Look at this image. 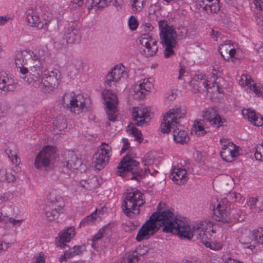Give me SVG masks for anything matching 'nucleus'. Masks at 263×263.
Instances as JSON below:
<instances>
[{
  "label": "nucleus",
  "mask_w": 263,
  "mask_h": 263,
  "mask_svg": "<svg viewBox=\"0 0 263 263\" xmlns=\"http://www.w3.org/2000/svg\"><path fill=\"white\" fill-rule=\"evenodd\" d=\"M140 42V48L142 54L146 57L155 55L158 49L157 41L148 33L141 34Z\"/></svg>",
  "instance_id": "ddd939ff"
},
{
  "label": "nucleus",
  "mask_w": 263,
  "mask_h": 263,
  "mask_svg": "<svg viewBox=\"0 0 263 263\" xmlns=\"http://www.w3.org/2000/svg\"><path fill=\"white\" fill-rule=\"evenodd\" d=\"M252 84L250 85L248 91H253L258 97L262 96L263 95V88L257 85L254 82Z\"/></svg>",
  "instance_id": "c03bdc74"
},
{
  "label": "nucleus",
  "mask_w": 263,
  "mask_h": 263,
  "mask_svg": "<svg viewBox=\"0 0 263 263\" xmlns=\"http://www.w3.org/2000/svg\"><path fill=\"white\" fill-rule=\"evenodd\" d=\"M22 220H16L9 217L6 213H4L2 210H0V222L3 223H11L13 226L20 225Z\"/></svg>",
  "instance_id": "72a5a7b5"
},
{
  "label": "nucleus",
  "mask_w": 263,
  "mask_h": 263,
  "mask_svg": "<svg viewBox=\"0 0 263 263\" xmlns=\"http://www.w3.org/2000/svg\"><path fill=\"white\" fill-rule=\"evenodd\" d=\"M225 263H243L238 260L234 259L231 258H228Z\"/></svg>",
  "instance_id": "338daca9"
},
{
  "label": "nucleus",
  "mask_w": 263,
  "mask_h": 263,
  "mask_svg": "<svg viewBox=\"0 0 263 263\" xmlns=\"http://www.w3.org/2000/svg\"><path fill=\"white\" fill-rule=\"evenodd\" d=\"M181 32L182 33L181 36L182 37H185L187 36L188 31L185 27H182L181 28Z\"/></svg>",
  "instance_id": "69168bd1"
},
{
  "label": "nucleus",
  "mask_w": 263,
  "mask_h": 263,
  "mask_svg": "<svg viewBox=\"0 0 263 263\" xmlns=\"http://www.w3.org/2000/svg\"><path fill=\"white\" fill-rule=\"evenodd\" d=\"M111 153V147L108 144L102 143L93 155L95 168L100 171L108 163Z\"/></svg>",
  "instance_id": "f8f14e48"
},
{
  "label": "nucleus",
  "mask_w": 263,
  "mask_h": 263,
  "mask_svg": "<svg viewBox=\"0 0 263 263\" xmlns=\"http://www.w3.org/2000/svg\"><path fill=\"white\" fill-rule=\"evenodd\" d=\"M151 114L150 108L144 105H139L133 108L132 115L138 126L146 123V119L150 118Z\"/></svg>",
  "instance_id": "a211bd4d"
},
{
  "label": "nucleus",
  "mask_w": 263,
  "mask_h": 263,
  "mask_svg": "<svg viewBox=\"0 0 263 263\" xmlns=\"http://www.w3.org/2000/svg\"><path fill=\"white\" fill-rule=\"evenodd\" d=\"M53 126L60 131H62L67 127L66 120L63 116L57 117L53 122Z\"/></svg>",
  "instance_id": "c9c22d12"
},
{
  "label": "nucleus",
  "mask_w": 263,
  "mask_h": 263,
  "mask_svg": "<svg viewBox=\"0 0 263 263\" xmlns=\"http://www.w3.org/2000/svg\"><path fill=\"white\" fill-rule=\"evenodd\" d=\"M239 155V147L233 143L223 145L220 152L221 158L226 162L233 161Z\"/></svg>",
  "instance_id": "6ab92c4d"
},
{
  "label": "nucleus",
  "mask_w": 263,
  "mask_h": 263,
  "mask_svg": "<svg viewBox=\"0 0 263 263\" xmlns=\"http://www.w3.org/2000/svg\"><path fill=\"white\" fill-rule=\"evenodd\" d=\"M203 118L217 127L221 126L225 121L214 108H208L202 112Z\"/></svg>",
  "instance_id": "aec40b11"
},
{
  "label": "nucleus",
  "mask_w": 263,
  "mask_h": 263,
  "mask_svg": "<svg viewBox=\"0 0 263 263\" xmlns=\"http://www.w3.org/2000/svg\"><path fill=\"white\" fill-rule=\"evenodd\" d=\"M130 132V134L133 135L136 140L140 141L141 139H142V134L141 131H140L136 127L131 128Z\"/></svg>",
  "instance_id": "3c124183"
},
{
  "label": "nucleus",
  "mask_w": 263,
  "mask_h": 263,
  "mask_svg": "<svg viewBox=\"0 0 263 263\" xmlns=\"http://www.w3.org/2000/svg\"><path fill=\"white\" fill-rule=\"evenodd\" d=\"M142 163L144 165H150L153 163V160L149 156H146L144 157V160L142 161Z\"/></svg>",
  "instance_id": "13d9d810"
},
{
  "label": "nucleus",
  "mask_w": 263,
  "mask_h": 263,
  "mask_svg": "<svg viewBox=\"0 0 263 263\" xmlns=\"http://www.w3.org/2000/svg\"><path fill=\"white\" fill-rule=\"evenodd\" d=\"M176 97V90H170L164 95V101L169 103L175 100Z\"/></svg>",
  "instance_id": "a18cd8bd"
},
{
  "label": "nucleus",
  "mask_w": 263,
  "mask_h": 263,
  "mask_svg": "<svg viewBox=\"0 0 263 263\" xmlns=\"http://www.w3.org/2000/svg\"><path fill=\"white\" fill-rule=\"evenodd\" d=\"M109 4H111L118 11H120L124 5V0H87L85 4V7L87 10V13H89L93 7L103 8L107 7Z\"/></svg>",
  "instance_id": "f3484780"
},
{
  "label": "nucleus",
  "mask_w": 263,
  "mask_h": 263,
  "mask_svg": "<svg viewBox=\"0 0 263 263\" xmlns=\"http://www.w3.org/2000/svg\"><path fill=\"white\" fill-rule=\"evenodd\" d=\"M139 162L134 160L129 152L123 158L117 167V174L128 179L139 180L143 175V171L138 168Z\"/></svg>",
  "instance_id": "39448f33"
},
{
  "label": "nucleus",
  "mask_w": 263,
  "mask_h": 263,
  "mask_svg": "<svg viewBox=\"0 0 263 263\" xmlns=\"http://www.w3.org/2000/svg\"><path fill=\"white\" fill-rule=\"evenodd\" d=\"M122 141L123 143V146L121 149V153H123L130 148V145L127 139L122 138Z\"/></svg>",
  "instance_id": "5fc2aeb1"
},
{
  "label": "nucleus",
  "mask_w": 263,
  "mask_h": 263,
  "mask_svg": "<svg viewBox=\"0 0 263 263\" xmlns=\"http://www.w3.org/2000/svg\"><path fill=\"white\" fill-rule=\"evenodd\" d=\"M256 20L259 30L263 31V16L261 15L257 16Z\"/></svg>",
  "instance_id": "6e6d98bb"
},
{
  "label": "nucleus",
  "mask_w": 263,
  "mask_h": 263,
  "mask_svg": "<svg viewBox=\"0 0 263 263\" xmlns=\"http://www.w3.org/2000/svg\"><path fill=\"white\" fill-rule=\"evenodd\" d=\"M15 180V177L13 175L8 173L5 168H2L0 170V181L8 182H12Z\"/></svg>",
  "instance_id": "58836bf2"
},
{
  "label": "nucleus",
  "mask_w": 263,
  "mask_h": 263,
  "mask_svg": "<svg viewBox=\"0 0 263 263\" xmlns=\"http://www.w3.org/2000/svg\"><path fill=\"white\" fill-rule=\"evenodd\" d=\"M9 200V197L5 194L0 195V203L5 202Z\"/></svg>",
  "instance_id": "0e129e2a"
},
{
  "label": "nucleus",
  "mask_w": 263,
  "mask_h": 263,
  "mask_svg": "<svg viewBox=\"0 0 263 263\" xmlns=\"http://www.w3.org/2000/svg\"><path fill=\"white\" fill-rule=\"evenodd\" d=\"M61 76V72L58 69L50 71L43 69L41 78L38 80V81L41 80L39 88L44 92L52 91L58 86Z\"/></svg>",
  "instance_id": "6e6552de"
},
{
  "label": "nucleus",
  "mask_w": 263,
  "mask_h": 263,
  "mask_svg": "<svg viewBox=\"0 0 263 263\" xmlns=\"http://www.w3.org/2000/svg\"><path fill=\"white\" fill-rule=\"evenodd\" d=\"M97 211L96 210L95 212L92 213L90 215L87 216L83 219L81 222L80 225L85 226L89 224L90 222L93 221L97 217Z\"/></svg>",
  "instance_id": "37998d69"
},
{
  "label": "nucleus",
  "mask_w": 263,
  "mask_h": 263,
  "mask_svg": "<svg viewBox=\"0 0 263 263\" xmlns=\"http://www.w3.org/2000/svg\"><path fill=\"white\" fill-rule=\"evenodd\" d=\"M63 105L71 112L80 114L87 110L85 99L81 96L65 94L63 98Z\"/></svg>",
  "instance_id": "1a4fd4ad"
},
{
  "label": "nucleus",
  "mask_w": 263,
  "mask_h": 263,
  "mask_svg": "<svg viewBox=\"0 0 263 263\" xmlns=\"http://www.w3.org/2000/svg\"><path fill=\"white\" fill-rule=\"evenodd\" d=\"M96 181L97 178L96 177H93L89 180V181L86 180H82L79 182V183L83 187L87 190H91L95 187V186L91 184L92 182Z\"/></svg>",
  "instance_id": "de8ad7c7"
},
{
  "label": "nucleus",
  "mask_w": 263,
  "mask_h": 263,
  "mask_svg": "<svg viewBox=\"0 0 263 263\" xmlns=\"http://www.w3.org/2000/svg\"><path fill=\"white\" fill-rule=\"evenodd\" d=\"M199 5L208 13H216L220 8L219 0H205L204 3Z\"/></svg>",
  "instance_id": "c756f323"
},
{
  "label": "nucleus",
  "mask_w": 263,
  "mask_h": 263,
  "mask_svg": "<svg viewBox=\"0 0 263 263\" xmlns=\"http://www.w3.org/2000/svg\"><path fill=\"white\" fill-rule=\"evenodd\" d=\"M80 34L76 24H68L65 28L64 39L67 44H74L79 42Z\"/></svg>",
  "instance_id": "412c9836"
},
{
  "label": "nucleus",
  "mask_w": 263,
  "mask_h": 263,
  "mask_svg": "<svg viewBox=\"0 0 263 263\" xmlns=\"http://www.w3.org/2000/svg\"><path fill=\"white\" fill-rule=\"evenodd\" d=\"M67 258H70V257L69 256L67 251H66L63 255L59 257V260L61 263H63V261H66Z\"/></svg>",
  "instance_id": "bf43d9fd"
},
{
  "label": "nucleus",
  "mask_w": 263,
  "mask_h": 263,
  "mask_svg": "<svg viewBox=\"0 0 263 263\" xmlns=\"http://www.w3.org/2000/svg\"><path fill=\"white\" fill-rule=\"evenodd\" d=\"M75 234L74 227H71L64 229L59 233V238H57L55 239L57 246L61 249L64 248L66 246L65 243L69 242Z\"/></svg>",
  "instance_id": "4be33fe9"
},
{
  "label": "nucleus",
  "mask_w": 263,
  "mask_h": 263,
  "mask_svg": "<svg viewBox=\"0 0 263 263\" xmlns=\"http://www.w3.org/2000/svg\"><path fill=\"white\" fill-rule=\"evenodd\" d=\"M229 41H227L225 42V44H221L219 47V53L224 60L226 59L227 55H228L229 54V49L228 48V47H230V46L229 45Z\"/></svg>",
  "instance_id": "79ce46f5"
},
{
  "label": "nucleus",
  "mask_w": 263,
  "mask_h": 263,
  "mask_svg": "<svg viewBox=\"0 0 263 263\" xmlns=\"http://www.w3.org/2000/svg\"><path fill=\"white\" fill-rule=\"evenodd\" d=\"M252 235L253 237L252 242H243V244L245 245L244 247L252 250L255 247V243L261 245L263 247V229L261 228H259L254 230L252 231Z\"/></svg>",
  "instance_id": "bb28decb"
},
{
  "label": "nucleus",
  "mask_w": 263,
  "mask_h": 263,
  "mask_svg": "<svg viewBox=\"0 0 263 263\" xmlns=\"http://www.w3.org/2000/svg\"><path fill=\"white\" fill-rule=\"evenodd\" d=\"M186 110L181 108H172L166 112L161 124V130L167 133L173 130V139L175 142L184 144L189 140L187 133L181 127L179 119L183 118Z\"/></svg>",
  "instance_id": "7ed1b4c3"
},
{
  "label": "nucleus",
  "mask_w": 263,
  "mask_h": 263,
  "mask_svg": "<svg viewBox=\"0 0 263 263\" xmlns=\"http://www.w3.org/2000/svg\"><path fill=\"white\" fill-rule=\"evenodd\" d=\"M258 199L257 198H251L249 199V201L248 202V205L254 212L256 210V203Z\"/></svg>",
  "instance_id": "864d4df0"
},
{
  "label": "nucleus",
  "mask_w": 263,
  "mask_h": 263,
  "mask_svg": "<svg viewBox=\"0 0 263 263\" xmlns=\"http://www.w3.org/2000/svg\"><path fill=\"white\" fill-rule=\"evenodd\" d=\"M253 80L249 75L243 74L239 81V84L242 87H245V90H248L250 85H253Z\"/></svg>",
  "instance_id": "e433bc0d"
},
{
  "label": "nucleus",
  "mask_w": 263,
  "mask_h": 263,
  "mask_svg": "<svg viewBox=\"0 0 263 263\" xmlns=\"http://www.w3.org/2000/svg\"><path fill=\"white\" fill-rule=\"evenodd\" d=\"M193 132L196 135L201 136L204 135L206 132L204 128V121L203 120H196L193 125Z\"/></svg>",
  "instance_id": "f704fd0d"
},
{
  "label": "nucleus",
  "mask_w": 263,
  "mask_h": 263,
  "mask_svg": "<svg viewBox=\"0 0 263 263\" xmlns=\"http://www.w3.org/2000/svg\"><path fill=\"white\" fill-rule=\"evenodd\" d=\"M82 164L81 160H78L77 157L73 155L71 157V159L63 162V170L61 174V177L62 178H67L70 176V171L72 172L74 170H77Z\"/></svg>",
  "instance_id": "5701e85b"
},
{
  "label": "nucleus",
  "mask_w": 263,
  "mask_h": 263,
  "mask_svg": "<svg viewBox=\"0 0 263 263\" xmlns=\"http://www.w3.org/2000/svg\"><path fill=\"white\" fill-rule=\"evenodd\" d=\"M216 83H211L208 81L205 76L201 73L196 74L191 80L190 82V86L192 87V90L194 93L201 92L204 91L205 90H208V89L214 86Z\"/></svg>",
  "instance_id": "dca6fc26"
},
{
  "label": "nucleus",
  "mask_w": 263,
  "mask_h": 263,
  "mask_svg": "<svg viewBox=\"0 0 263 263\" xmlns=\"http://www.w3.org/2000/svg\"><path fill=\"white\" fill-rule=\"evenodd\" d=\"M55 148L47 145L41 151L35 158L34 166L37 169H46L50 167L54 158Z\"/></svg>",
  "instance_id": "9b49d317"
},
{
  "label": "nucleus",
  "mask_w": 263,
  "mask_h": 263,
  "mask_svg": "<svg viewBox=\"0 0 263 263\" xmlns=\"http://www.w3.org/2000/svg\"><path fill=\"white\" fill-rule=\"evenodd\" d=\"M138 253L137 251L130 252L123 260V263H136L138 261Z\"/></svg>",
  "instance_id": "ea45409f"
},
{
  "label": "nucleus",
  "mask_w": 263,
  "mask_h": 263,
  "mask_svg": "<svg viewBox=\"0 0 263 263\" xmlns=\"http://www.w3.org/2000/svg\"><path fill=\"white\" fill-rule=\"evenodd\" d=\"M162 206H165V204L160 202L157 207L158 211L154 213L139 229L136 236L138 241L148 239L160 227H163L164 232L177 234L181 239L190 240L195 236L201 242L212 250H218L221 248L220 243L211 241L210 231L213 233L214 231L210 228H208L206 222H202L191 228L189 224L178 219L172 210H163Z\"/></svg>",
  "instance_id": "f257e3e1"
},
{
  "label": "nucleus",
  "mask_w": 263,
  "mask_h": 263,
  "mask_svg": "<svg viewBox=\"0 0 263 263\" xmlns=\"http://www.w3.org/2000/svg\"><path fill=\"white\" fill-rule=\"evenodd\" d=\"M229 202L226 198L219 200L214 198L210 202V208L213 211L214 218L216 221L229 223L231 219L229 216L228 208Z\"/></svg>",
  "instance_id": "0eeeda50"
},
{
  "label": "nucleus",
  "mask_w": 263,
  "mask_h": 263,
  "mask_svg": "<svg viewBox=\"0 0 263 263\" xmlns=\"http://www.w3.org/2000/svg\"><path fill=\"white\" fill-rule=\"evenodd\" d=\"M230 197L234 201H238L241 198V195L239 193L232 192L230 194Z\"/></svg>",
  "instance_id": "4d7b16f0"
},
{
  "label": "nucleus",
  "mask_w": 263,
  "mask_h": 263,
  "mask_svg": "<svg viewBox=\"0 0 263 263\" xmlns=\"http://www.w3.org/2000/svg\"><path fill=\"white\" fill-rule=\"evenodd\" d=\"M9 20V18L6 16H0V25H3Z\"/></svg>",
  "instance_id": "e2e57ef3"
},
{
  "label": "nucleus",
  "mask_w": 263,
  "mask_h": 263,
  "mask_svg": "<svg viewBox=\"0 0 263 263\" xmlns=\"http://www.w3.org/2000/svg\"><path fill=\"white\" fill-rule=\"evenodd\" d=\"M132 9L135 12H140L145 4V0H130Z\"/></svg>",
  "instance_id": "4c0bfd02"
},
{
  "label": "nucleus",
  "mask_w": 263,
  "mask_h": 263,
  "mask_svg": "<svg viewBox=\"0 0 263 263\" xmlns=\"http://www.w3.org/2000/svg\"><path fill=\"white\" fill-rule=\"evenodd\" d=\"M47 203L48 205H51L59 209L64 210L65 202L63 197L58 194L56 191H52L47 197Z\"/></svg>",
  "instance_id": "c85d7f7f"
},
{
  "label": "nucleus",
  "mask_w": 263,
  "mask_h": 263,
  "mask_svg": "<svg viewBox=\"0 0 263 263\" xmlns=\"http://www.w3.org/2000/svg\"><path fill=\"white\" fill-rule=\"evenodd\" d=\"M82 247L78 246H74L71 249H70L69 251H67L68 254H69V256L70 258L79 254L82 252Z\"/></svg>",
  "instance_id": "09e8293b"
},
{
  "label": "nucleus",
  "mask_w": 263,
  "mask_h": 263,
  "mask_svg": "<svg viewBox=\"0 0 263 263\" xmlns=\"http://www.w3.org/2000/svg\"><path fill=\"white\" fill-rule=\"evenodd\" d=\"M84 0H72L71 2L73 7L83 6Z\"/></svg>",
  "instance_id": "052dcab7"
},
{
  "label": "nucleus",
  "mask_w": 263,
  "mask_h": 263,
  "mask_svg": "<svg viewBox=\"0 0 263 263\" xmlns=\"http://www.w3.org/2000/svg\"><path fill=\"white\" fill-rule=\"evenodd\" d=\"M103 237V234L101 232H99L97 233L94 236L93 239H92V245L93 246L95 243V242L100 240L102 237Z\"/></svg>",
  "instance_id": "680f3d73"
},
{
  "label": "nucleus",
  "mask_w": 263,
  "mask_h": 263,
  "mask_svg": "<svg viewBox=\"0 0 263 263\" xmlns=\"http://www.w3.org/2000/svg\"><path fill=\"white\" fill-rule=\"evenodd\" d=\"M128 25L130 30H135L138 27V23L136 18L132 16L128 20Z\"/></svg>",
  "instance_id": "8fccbe9b"
},
{
  "label": "nucleus",
  "mask_w": 263,
  "mask_h": 263,
  "mask_svg": "<svg viewBox=\"0 0 263 263\" xmlns=\"http://www.w3.org/2000/svg\"><path fill=\"white\" fill-rule=\"evenodd\" d=\"M40 10L36 7L28 8L25 12L26 21L27 24L38 29H44L48 30V27L50 23V20L44 18L43 21L40 18Z\"/></svg>",
  "instance_id": "9d476101"
},
{
  "label": "nucleus",
  "mask_w": 263,
  "mask_h": 263,
  "mask_svg": "<svg viewBox=\"0 0 263 263\" xmlns=\"http://www.w3.org/2000/svg\"><path fill=\"white\" fill-rule=\"evenodd\" d=\"M166 4H170L174 0H162ZM152 4L149 6L148 12L149 15L156 14L158 13L161 9V6L158 0H151Z\"/></svg>",
  "instance_id": "2f4dec72"
},
{
  "label": "nucleus",
  "mask_w": 263,
  "mask_h": 263,
  "mask_svg": "<svg viewBox=\"0 0 263 263\" xmlns=\"http://www.w3.org/2000/svg\"><path fill=\"white\" fill-rule=\"evenodd\" d=\"M242 114L246 119H247L252 124L256 126H261L263 125V118L257 114L254 110L250 109H243Z\"/></svg>",
  "instance_id": "a878e982"
},
{
  "label": "nucleus",
  "mask_w": 263,
  "mask_h": 263,
  "mask_svg": "<svg viewBox=\"0 0 263 263\" xmlns=\"http://www.w3.org/2000/svg\"><path fill=\"white\" fill-rule=\"evenodd\" d=\"M35 263H45V259L43 257L40 255L36 258Z\"/></svg>",
  "instance_id": "774afa93"
},
{
  "label": "nucleus",
  "mask_w": 263,
  "mask_h": 263,
  "mask_svg": "<svg viewBox=\"0 0 263 263\" xmlns=\"http://www.w3.org/2000/svg\"><path fill=\"white\" fill-rule=\"evenodd\" d=\"M47 54L44 49L24 50L16 54L15 63L24 82L31 84L40 79Z\"/></svg>",
  "instance_id": "f03ea898"
},
{
  "label": "nucleus",
  "mask_w": 263,
  "mask_h": 263,
  "mask_svg": "<svg viewBox=\"0 0 263 263\" xmlns=\"http://www.w3.org/2000/svg\"><path fill=\"white\" fill-rule=\"evenodd\" d=\"M170 177L177 184H184L187 180L186 171L181 168H174L172 171Z\"/></svg>",
  "instance_id": "cd10ccee"
},
{
  "label": "nucleus",
  "mask_w": 263,
  "mask_h": 263,
  "mask_svg": "<svg viewBox=\"0 0 263 263\" xmlns=\"http://www.w3.org/2000/svg\"><path fill=\"white\" fill-rule=\"evenodd\" d=\"M230 58L237 59L238 58L236 49L230 48L229 50V54L226 58V60H229Z\"/></svg>",
  "instance_id": "603ef678"
},
{
  "label": "nucleus",
  "mask_w": 263,
  "mask_h": 263,
  "mask_svg": "<svg viewBox=\"0 0 263 263\" xmlns=\"http://www.w3.org/2000/svg\"><path fill=\"white\" fill-rule=\"evenodd\" d=\"M160 30V43L164 47V56L169 58L174 54V49L177 45V33L175 29L169 26L166 20L158 22Z\"/></svg>",
  "instance_id": "20e7f679"
},
{
  "label": "nucleus",
  "mask_w": 263,
  "mask_h": 263,
  "mask_svg": "<svg viewBox=\"0 0 263 263\" xmlns=\"http://www.w3.org/2000/svg\"><path fill=\"white\" fill-rule=\"evenodd\" d=\"M153 87L152 82L148 79H145L139 82V84L136 85L134 91L138 95V98L141 99L146 96Z\"/></svg>",
  "instance_id": "b1692460"
},
{
  "label": "nucleus",
  "mask_w": 263,
  "mask_h": 263,
  "mask_svg": "<svg viewBox=\"0 0 263 263\" xmlns=\"http://www.w3.org/2000/svg\"><path fill=\"white\" fill-rule=\"evenodd\" d=\"M122 208L124 213L129 217L139 214V208L144 203L143 194L138 190L124 193Z\"/></svg>",
  "instance_id": "423d86ee"
},
{
  "label": "nucleus",
  "mask_w": 263,
  "mask_h": 263,
  "mask_svg": "<svg viewBox=\"0 0 263 263\" xmlns=\"http://www.w3.org/2000/svg\"><path fill=\"white\" fill-rule=\"evenodd\" d=\"M16 88L13 79L6 72H0V89L5 92L13 91Z\"/></svg>",
  "instance_id": "393cba45"
},
{
  "label": "nucleus",
  "mask_w": 263,
  "mask_h": 263,
  "mask_svg": "<svg viewBox=\"0 0 263 263\" xmlns=\"http://www.w3.org/2000/svg\"><path fill=\"white\" fill-rule=\"evenodd\" d=\"M254 156L256 160L263 161V142L256 146Z\"/></svg>",
  "instance_id": "49530a36"
},
{
  "label": "nucleus",
  "mask_w": 263,
  "mask_h": 263,
  "mask_svg": "<svg viewBox=\"0 0 263 263\" xmlns=\"http://www.w3.org/2000/svg\"><path fill=\"white\" fill-rule=\"evenodd\" d=\"M44 212L48 220L52 221L56 219L60 214L63 212V209H59V208L53 206L52 204H46L44 207Z\"/></svg>",
  "instance_id": "7c9ffc66"
},
{
  "label": "nucleus",
  "mask_w": 263,
  "mask_h": 263,
  "mask_svg": "<svg viewBox=\"0 0 263 263\" xmlns=\"http://www.w3.org/2000/svg\"><path fill=\"white\" fill-rule=\"evenodd\" d=\"M5 153L7 155L8 157L13 164H17L18 163L17 160V156L15 151L8 147L5 149Z\"/></svg>",
  "instance_id": "a19ab883"
},
{
  "label": "nucleus",
  "mask_w": 263,
  "mask_h": 263,
  "mask_svg": "<svg viewBox=\"0 0 263 263\" xmlns=\"http://www.w3.org/2000/svg\"><path fill=\"white\" fill-rule=\"evenodd\" d=\"M102 97L107 108L108 119L110 121L114 122L117 118V106L118 103L117 96L111 91L106 89L103 91Z\"/></svg>",
  "instance_id": "4468645a"
},
{
  "label": "nucleus",
  "mask_w": 263,
  "mask_h": 263,
  "mask_svg": "<svg viewBox=\"0 0 263 263\" xmlns=\"http://www.w3.org/2000/svg\"><path fill=\"white\" fill-rule=\"evenodd\" d=\"M127 73L123 65H116L106 76L104 83L107 87H117L120 81L127 78Z\"/></svg>",
  "instance_id": "2eb2a0df"
},
{
  "label": "nucleus",
  "mask_w": 263,
  "mask_h": 263,
  "mask_svg": "<svg viewBox=\"0 0 263 263\" xmlns=\"http://www.w3.org/2000/svg\"><path fill=\"white\" fill-rule=\"evenodd\" d=\"M81 63L78 60L73 58H69L66 62V69L68 71H73L74 69V73L77 72L80 69Z\"/></svg>",
  "instance_id": "473e14b6"
}]
</instances>
